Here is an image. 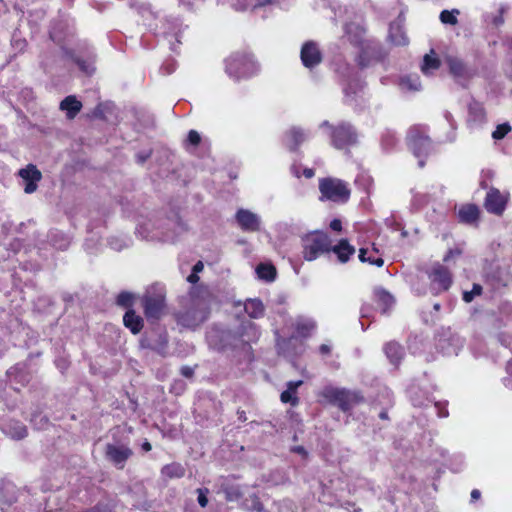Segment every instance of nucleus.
<instances>
[{"label":"nucleus","instance_id":"18","mask_svg":"<svg viewBox=\"0 0 512 512\" xmlns=\"http://www.w3.org/2000/svg\"><path fill=\"white\" fill-rule=\"evenodd\" d=\"M388 40L395 46H406L409 39L404 29V18L399 16L389 26Z\"/></svg>","mask_w":512,"mask_h":512},{"label":"nucleus","instance_id":"60","mask_svg":"<svg viewBox=\"0 0 512 512\" xmlns=\"http://www.w3.org/2000/svg\"><path fill=\"white\" fill-rule=\"evenodd\" d=\"M330 228L334 231H341L342 229V223L339 219H333L331 222H330Z\"/></svg>","mask_w":512,"mask_h":512},{"label":"nucleus","instance_id":"2","mask_svg":"<svg viewBox=\"0 0 512 512\" xmlns=\"http://www.w3.org/2000/svg\"><path fill=\"white\" fill-rule=\"evenodd\" d=\"M218 334V331H215ZM259 327L250 320L240 323L235 331L222 330L219 332L220 348H241L243 350L250 349V344L256 342L260 337Z\"/></svg>","mask_w":512,"mask_h":512},{"label":"nucleus","instance_id":"9","mask_svg":"<svg viewBox=\"0 0 512 512\" xmlns=\"http://www.w3.org/2000/svg\"><path fill=\"white\" fill-rule=\"evenodd\" d=\"M144 313L148 320H158L165 309V291L162 286L149 288L143 299Z\"/></svg>","mask_w":512,"mask_h":512},{"label":"nucleus","instance_id":"24","mask_svg":"<svg viewBox=\"0 0 512 512\" xmlns=\"http://www.w3.org/2000/svg\"><path fill=\"white\" fill-rule=\"evenodd\" d=\"M222 4H228L237 11L256 9L271 3L272 0H219Z\"/></svg>","mask_w":512,"mask_h":512},{"label":"nucleus","instance_id":"3","mask_svg":"<svg viewBox=\"0 0 512 512\" xmlns=\"http://www.w3.org/2000/svg\"><path fill=\"white\" fill-rule=\"evenodd\" d=\"M224 63L226 74L234 81L252 78L260 71V65L248 52L232 53Z\"/></svg>","mask_w":512,"mask_h":512},{"label":"nucleus","instance_id":"21","mask_svg":"<svg viewBox=\"0 0 512 512\" xmlns=\"http://www.w3.org/2000/svg\"><path fill=\"white\" fill-rule=\"evenodd\" d=\"M183 30V25L181 21L177 18L166 19L163 23V31L162 34L168 40L170 44V48L173 51H176L175 43L172 39H175L177 43H181L180 36Z\"/></svg>","mask_w":512,"mask_h":512},{"label":"nucleus","instance_id":"6","mask_svg":"<svg viewBox=\"0 0 512 512\" xmlns=\"http://www.w3.org/2000/svg\"><path fill=\"white\" fill-rule=\"evenodd\" d=\"M170 226H176L173 220H165L164 222H156L151 219L141 222L136 227V234L145 240H173L174 234L169 232ZM178 231H183L182 224L177 223Z\"/></svg>","mask_w":512,"mask_h":512},{"label":"nucleus","instance_id":"62","mask_svg":"<svg viewBox=\"0 0 512 512\" xmlns=\"http://www.w3.org/2000/svg\"><path fill=\"white\" fill-rule=\"evenodd\" d=\"M369 250L366 249V248H360L359 250V260L363 263L366 262V259L368 258L367 254H368Z\"/></svg>","mask_w":512,"mask_h":512},{"label":"nucleus","instance_id":"34","mask_svg":"<svg viewBox=\"0 0 512 512\" xmlns=\"http://www.w3.org/2000/svg\"><path fill=\"white\" fill-rule=\"evenodd\" d=\"M399 86L403 91H419L421 89L420 78L417 74L405 75L400 78Z\"/></svg>","mask_w":512,"mask_h":512},{"label":"nucleus","instance_id":"61","mask_svg":"<svg viewBox=\"0 0 512 512\" xmlns=\"http://www.w3.org/2000/svg\"><path fill=\"white\" fill-rule=\"evenodd\" d=\"M95 246H96V242H94V240L92 238L86 240V242H85V249L89 253H93L94 252Z\"/></svg>","mask_w":512,"mask_h":512},{"label":"nucleus","instance_id":"32","mask_svg":"<svg viewBox=\"0 0 512 512\" xmlns=\"http://www.w3.org/2000/svg\"><path fill=\"white\" fill-rule=\"evenodd\" d=\"M375 297L383 314H386L395 304L394 297L384 289H376Z\"/></svg>","mask_w":512,"mask_h":512},{"label":"nucleus","instance_id":"51","mask_svg":"<svg viewBox=\"0 0 512 512\" xmlns=\"http://www.w3.org/2000/svg\"><path fill=\"white\" fill-rule=\"evenodd\" d=\"M197 492H198L197 500H198L199 505L201 507H206L207 504H208V498L206 496L208 490L207 489H204V490L203 489H198Z\"/></svg>","mask_w":512,"mask_h":512},{"label":"nucleus","instance_id":"56","mask_svg":"<svg viewBox=\"0 0 512 512\" xmlns=\"http://www.w3.org/2000/svg\"><path fill=\"white\" fill-rule=\"evenodd\" d=\"M462 251L460 249H450L447 254L444 256V261L448 262L451 258H454L456 256H460Z\"/></svg>","mask_w":512,"mask_h":512},{"label":"nucleus","instance_id":"35","mask_svg":"<svg viewBox=\"0 0 512 512\" xmlns=\"http://www.w3.org/2000/svg\"><path fill=\"white\" fill-rule=\"evenodd\" d=\"M440 67V60L434 56V52L431 51V54H426L423 58V62L421 65V71L424 75L430 76Z\"/></svg>","mask_w":512,"mask_h":512},{"label":"nucleus","instance_id":"36","mask_svg":"<svg viewBox=\"0 0 512 512\" xmlns=\"http://www.w3.org/2000/svg\"><path fill=\"white\" fill-rule=\"evenodd\" d=\"M314 320L310 318L300 317L296 320L295 329L297 333L303 337L309 335V333L315 328Z\"/></svg>","mask_w":512,"mask_h":512},{"label":"nucleus","instance_id":"53","mask_svg":"<svg viewBox=\"0 0 512 512\" xmlns=\"http://www.w3.org/2000/svg\"><path fill=\"white\" fill-rule=\"evenodd\" d=\"M175 69H176V63L173 60H170V61L164 63L161 67V71L167 75L173 73L175 71Z\"/></svg>","mask_w":512,"mask_h":512},{"label":"nucleus","instance_id":"8","mask_svg":"<svg viewBox=\"0 0 512 512\" xmlns=\"http://www.w3.org/2000/svg\"><path fill=\"white\" fill-rule=\"evenodd\" d=\"M322 396L344 412L349 411L355 405L363 401L362 395L357 391L334 387H325L322 391Z\"/></svg>","mask_w":512,"mask_h":512},{"label":"nucleus","instance_id":"49","mask_svg":"<svg viewBox=\"0 0 512 512\" xmlns=\"http://www.w3.org/2000/svg\"><path fill=\"white\" fill-rule=\"evenodd\" d=\"M201 142V136L196 130H190L187 135L186 143L196 147Z\"/></svg>","mask_w":512,"mask_h":512},{"label":"nucleus","instance_id":"48","mask_svg":"<svg viewBox=\"0 0 512 512\" xmlns=\"http://www.w3.org/2000/svg\"><path fill=\"white\" fill-rule=\"evenodd\" d=\"M415 389L414 388H410L409 389V395H410V399H411V402L414 406L416 407H422V406H426L427 403L429 402L428 398H421L420 397H415Z\"/></svg>","mask_w":512,"mask_h":512},{"label":"nucleus","instance_id":"37","mask_svg":"<svg viewBox=\"0 0 512 512\" xmlns=\"http://www.w3.org/2000/svg\"><path fill=\"white\" fill-rule=\"evenodd\" d=\"M470 119L474 122L481 123L485 120V110L481 103L472 101L468 106Z\"/></svg>","mask_w":512,"mask_h":512},{"label":"nucleus","instance_id":"12","mask_svg":"<svg viewBox=\"0 0 512 512\" xmlns=\"http://www.w3.org/2000/svg\"><path fill=\"white\" fill-rule=\"evenodd\" d=\"M133 455L132 449L121 443H108L105 447V457L118 469H123L127 460Z\"/></svg>","mask_w":512,"mask_h":512},{"label":"nucleus","instance_id":"31","mask_svg":"<svg viewBox=\"0 0 512 512\" xmlns=\"http://www.w3.org/2000/svg\"><path fill=\"white\" fill-rule=\"evenodd\" d=\"M458 216L460 222L473 224L479 218V208L474 204L464 205L459 209Z\"/></svg>","mask_w":512,"mask_h":512},{"label":"nucleus","instance_id":"1","mask_svg":"<svg viewBox=\"0 0 512 512\" xmlns=\"http://www.w3.org/2000/svg\"><path fill=\"white\" fill-rule=\"evenodd\" d=\"M211 302L212 295L208 289L191 291L186 305L175 315L177 323L185 328H197L208 319Z\"/></svg>","mask_w":512,"mask_h":512},{"label":"nucleus","instance_id":"4","mask_svg":"<svg viewBox=\"0 0 512 512\" xmlns=\"http://www.w3.org/2000/svg\"><path fill=\"white\" fill-rule=\"evenodd\" d=\"M319 127L326 129L330 137L331 145L336 149H344L357 143L358 134L353 125L346 121H341L333 126L329 121H323Z\"/></svg>","mask_w":512,"mask_h":512},{"label":"nucleus","instance_id":"29","mask_svg":"<svg viewBox=\"0 0 512 512\" xmlns=\"http://www.w3.org/2000/svg\"><path fill=\"white\" fill-rule=\"evenodd\" d=\"M383 349L389 361L394 365H398L404 356V348L397 342H388Z\"/></svg>","mask_w":512,"mask_h":512},{"label":"nucleus","instance_id":"44","mask_svg":"<svg viewBox=\"0 0 512 512\" xmlns=\"http://www.w3.org/2000/svg\"><path fill=\"white\" fill-rule=\"evenodd\" d=\"M132 302L133 295L126 291L121 292L116 299L117 305L125 308L132 306Z\"/></svg>","mask_w":512,"mask_h":512},{"label":"nucleus","instance_id":"15","mask_svg":"<svg viewBox=\"0 0 512 512\" xmlns=\"http://www.w3.org/2000/svg\"><path fill=\"white\" fill-rule=\"evenodd\" d=\"M302 64L309 69L319 65L322 61V54L319 46L314 41H307L303 44L300 52Z\"/></svg>","mask_w":512,"mask_h":512},{"label":"nucleus","instance_id":"28","mask_svg":"<svg viewBox=\"0 0 512 512\" xmlns=\"http://www.w3.org/2000/svg\"><path fill=\"white\" fill-rule=\"evenodd\" d=\"M330 251L336 254L341 263H346L355 253L354 246L350 245L348 240L341 239L337 245L330 248Z\"/></svg>","mask_w":512,"mask_h":512},{"label":"nucleus","instance_id":"30","mask_svg":"<svg viewBox=\"0 0 512 512\" xmlns=\"http://www.w3.org/2000/svg\"><path fill=\"white\" fill-rule=\"evenodd\" d=\"M123 323L133 334H138L143 328V319L134 310H128L125 313Z\"/></svg>","mask_w":512,"mask_h":512},{"label":"nucleus","instance_id":"64","mask_svg":"<svg viewBox=\"0 0 512 512\" xmlns=\"http://www.w3.org/2000/svg\"><path fill=\"white\" fill-rule=\"evenodd\" d=\"M509 375H510L509 377H505L503 379V384L505 385V387L512 389V375L511 374H509Z\"/></svg>","mask_w":512,"mask_h":512},{"label":"nucleus","instance_id":"52","mask_svg":"<svg viewBox=\"0 0 512 512\" xmlns=\"http://www.w3.org/2000/svg\"><path fill=\"white\" fill-rule=\"evenodd\" d=\"M167 344H168V340H167L166 335H164V336L160 335L159 344L157 347H155V350H157V352H159L160 354L164 355L166 352Z\"/></svg>","mask_w":512,"mask_h":512},{"label":"nucleus","instance_id":"45","mask_svg":"<svg viewBox=\"0 0 512 512\" xmlns=\"http://www.w3.org/2000/svg\"><path fill=\"white\" fill-rule=\"evenodd\" d=\"M511 131V126L508 123L500 124L492 133V137L496 140L504 138Z\"/></svg>","mask_w":512,"mask_h":512},{"label":"nucleus","instance_id":"22","mask_svg":"<svg viewBox=\"0 0 512 512\" xmlns=\"http://www.w3.org/2000/svg\"><path fill=\"white\" fill-rule=\"evenodd\" d=\"M444 62L449 68V72L455 78H467L470 76V70L467 65L458 56L453 54H446Z\"/></svg>","mask_w":512,"mask_h":512},{"label":"nucleus","instance_id":"26","mask_svg":"<svg viewBox=\"0 0 512 512\" xmlns=\"http://www.w3.org/2000/svg\"><path fill=\"white\" fill-rule=\"evenodd\" d=\"M47 238L49 244L57 250H66L71 243L70 237L57 229L50 230Z\"/></svg>","mask_w":512,"mask_h":512},{"label":"nucleus","instance_id":"54","mask_svg":"<svg viewBox=\"0 0 512 512\" xmlns=\"http://www.w3.org/2000/svg\"><path fill=\"white\" fill-rule=\"evenodd\" d=\"M151 156V151L150 150H147V151H141L139 153L136 154V161L137 163L139 164H143L146 162V160Z\"/></svg>","mask_w":512,"mask_h":512},{"label":"nucleus","instance_id":"11","mask_svg":"<svg viewBox=\"0 0 512 512\" xmlns=\"http://www.w3.org/2000/svg\"><path fill=\"white\" fill-rule=\"evenodd\" d=\"M344 101L346 104L357 107L364 95V83L357 73L348 75L343 84Z\"/></svg>","mask_w":512,"mask_h":512},{"label":"nucleus","instance_id":"42","mask_svg":"<svg viewBox=\"0 0 512 512\" xmlns=\"http://www.w3.org/2000/svg\"><path fill=\"white\" fill-rule=\"evenodd\" d=\"M458 14H459V11L456 9L452 10V11L443 10L440 13V20L443 24L455 25L458 22L457 17H456V15H458Z\"/></svg>","mask_w":512,"mask_h":512},{"label":"nucleus","instance_id":"40","mask_svg":"<svg viewBox=\"0 0 512 512\" xmlns=\"http://www.w3.org/2000/svg\"><path fill=\"white\" fill-rule=\"evenodd\" d=\"M398 138L395 132L387 130L383 133L381 138V146L385 151H391L397 144Z\"/></svg>","mask_w":512,"mask_h":512},{"label":"nucleus","instance_id":"63","mask_svg":"<svg viewBox=\"0 0 512 512\" xmlns=\"http://www.w3.org/2000/svg\"><path fill=\"white\" fill-rule=\"evenodd\" d=\"M331 351V347L328 345V344H322L320 345L319 347V352L322 354V355H327L329 354Z\"/></svg>","mask_w":512,"mask_h":512},{"label":"nucleus","instance_id":"38","mask_svg":"<svg viewBox=\"0 0 512 512\" xmlns=\"http://www.w3.org/2000/svg\"><path fill=\"white\" fill-rule=\"evenodd\" d=\"M162 475L167 478H181L185 474V468L179 463H171L162 468Z\"/></svg>","mask_w":512,"mask_h":512},{"label":"nucleus","instance_id":"59","mask_svg":"<svg viewBox=\"0 0 512 512\" xmlns=\"http://www.w3.org/2000/svg\"><path fill=\"white\" fill-rule=\"evenodd\" d=\"M181 374L186 378H191L194 374V369L189 366H183L181 368Z\"/></svg>","mask_w":512,"mask_h":512},{"label":"nucleus","instance_id":"39","mask_svg":"<svg viewBox=\"0 0 512 512\" xmlns=\"http://www.w3.org/2000/svg\"><path fill=\"white\" fill-rule=\"evenodd\" d=\"M258 277L265 281H273L276 277V269L269 264H259L256 268Z\"/></svg>","mask_w":512,"mask_h":512},{"label":"nucleus","instance_id":"47","mask_svg":"<svg viewBox=\"0 0 512 512\" xmlns=\"http://www.w3.org/2000/svg\"><path fill=\"white\" fill-rule=\"evenodd\" d=\"M482 293V286L479 284H473V288L471 291H465L463 293V300L466 303H470L473 301L475 296H479Z\"/></svg>","mask_w":512,"mask_h":512},{"label":"nucleus","instance_id":"41","mask_svg":"<svg viewBox=\"0 0 512 512\" xmlns=\"http://www.w3.org/2000/svg\"><path fill=\"white\" fill-rule=\"evenodd\" d=\"M130 239L122 236H112L108 239V245L115 251H121L130 245Z\"/></svg>","mask_w":512,"mask_h":512},{"label":"nucleus","instance_id":"20","mask_svg":"<svg viewBox=\"0 0 512 512\" xmlns=\"http://www.w3.org/2000/svg\"><path fill=\"white\" fill-rule=\"evenodd\" d=\"M235 217L242 230L248 232L260 230L261 220L257 214L246 209H239Z\"/></svg>","mask_w":512,"mask_h":512},{"label":"nucleus","instance_id":"46","mask_svg":"<svg viewBox=\"0 0 512 512\" xmlns=\"http://www.w3.org/2000/svg\"><path fill=\"white\" fill-rule=\"evenodd\" d=\"M226 499L228 501H237L242 498L243 493L238 487H226L224 489Z\"/></svg>","mask_w":512,"mask_h":512},{"label":"nucleus","instance_id":"16","mask_svg":"<svg viewBox=\"0 0 512 512\" xmlns=\"http://www.w3.org/2000/svg\"><path fill=\"white\" fill-rule=\"evenodd\" d=\"M507 199L496 188H490L487 192L484 206L489 213L502 215L506 208Z\"/></svg>","mask_w":512,"mask_h":512},{"label":"nucleus","instance_id":"23","mask_svg":"<svg viewBox=\"0 0 512 512\" xmlns=\"http://www.w3.org/2000/svg\"><path fill=\"white\" fill-rule=\"evenodd\" d=\"M311 134L300 127H292L289 129L284 138L285 145L291 150L295 151L300 144L309 139Z\"/></svg>","mask_w":512,"mask_h":512},{"label":"nucleus","instance_id":"19","mask_svg":"<svg viewBox=\"0 0 512 512\" xmlns=\"http://www.w3.org/2000/svg\"><path fill=\"white\" fill-rule=\"evenodd\" d=\"M19 176L25 182L24 191L31 194L37 189V183L41 180L42 174L33 164H29L26 168L20 169Z\"/></svg>","mask_w":512,"mask_h":512},{"label":"nucleus","instance_id":"17","mask_svg":"<svg viewBox=\"0 0 512 512\" xmlns=\"http://www.w3.org/2000/svg\"><path fill=\"white\" fill-rule=\"evenodd\" d=\"M64 54L67 59L74 62L86 75H91L94 72L95 55L92 51H88L85 56H82L72 50L65 49Z\"/></svg>","mask_w":512,"mask_h":512},{"label":"nucleus","instance_id":"43","mask_svg":"<svg viewBox=\"0 0 512 512\" xmlns=\"http://www.w3.org/2000/svg\"><path fill=\"white\" fill-rule=\"evenodd\" d=\"M444 117L447 120V122L451 128V131L446 136V141L452 143L456 140L455 130H456L457 126H456V123H455L453 116L451 115L450 112H445Z\"/></svg>","mask_w":512,"mask_h":512},{"label":"nucleus","instance_id":"33","mask_svg":"<svg viewBox=\"0 0 512 512\" xmlns=\"http://www.w3.org/2000/svg\"><path fill=\"white\" fill-rule=\"evenodd\" d=\"M245 312L249 315V317L258 319L264 315L265 307L263 302L258 299H247L244 304Z\"/></svg>","mask_w":512,"mask_h":512},{"label":"nucleus","instance_id":"27","mask_svg":"<svg viewBox=\"0 0 512 512\" xmlns=\"http://www.w3.org/2000/svg\"><path fill=\"white\" fill-rule=\"evenodd\" d=\"M303 384L302 380L287 382V388L280 395L283 403H289L291 406H297L299 398L297 397V389Z\"/></svg>","mask_w":512,"mask_h":512},{"label":"nucleus","instance_id":"5","mask_svg":"<svg viewBox=\"0 0 512 512\" xmlns=\"http://www.w3.org/2000/svg\"><path fill=\"white\" fill-rule=\"evenodd\" d=\"M407 145L413 155L419 159V167L423 168L425 165L424 158L427 157L432 150V142L428 136V128L424 125L412 126L407 133Z\"/></svg>","mask_w":512,"mask_h":512},{"label":"nucleus","instance_id":"10","mask_svg":"<svg viewBox=\"0 0 512 512\" xmlns=\"http://www.w3.org/2000/svg\"><path fill=\"white\" fill-rule=\"evenodd\" d=\"M319 190L322 194L321 199L330 200L337 203H345L350 197V190L347 184L336 178H323L319 181Z\"/></svg>","mask_w":512,"mask_h":512},{"label":"nucleus","instance_id":"7","mask_svg":"<svg viewBox=\"0 0 512 512\" xmlns=\"http://www.w3.org/2000/svg\"><path fill=\"white\" fill-rule=\"evenodd\" d=\"M303 258L307 261L317 259L321 254L329 252L331 239L326 233L312 232L302 238Z\"/></svg>","mask_w":512,"mask_h":512},{"label":"nucleus","instance_id":"14","mask_svg":"<svg viewBox=\"0 0 512 512\" xmlns=\"http://www.w3.org/2000/svg\"><path fill=\"white\" fill-rule=\"evenodd\" d=\"M278 353L287 359H294L305 350L304 342L297 337L282 338L277 340Z\"/></svg>","mask_w":512,"mask_h":512},{"label":"nucleus","instance_id":"57","mask_svg":"<svg viewBox=\"0 0 512 512\" xmlns=\"http://www.w3.org/2000/svg\"><path fill=\"white\" fill-rule=\"evenodd\" d=\"M203 0H179L180 4L186 6L188 9H192L197 6Z\"/></svg>","mask_w":512,"mask_h":512},{"label":"nucleus","instance_id":"25","mask_svg":"<svg viewBox=\"0 0 512 512\" xmlns=\"http://www.w3.org/2000/svg\"><path fill=\"white\" fill-rule=\"evenodd\" d=\"M61 111L66 113L68 119H74L82 109V103L74 95L65 97L59 106Z\"/></svg>","mask_w":512,"mask_h":512},{"label":"nucleus","instance_id":"55","mask_svg":"<svg viewBox=\"0 0 512 512\" xmlns=\"http://www.w3.org/2000/svg\"><path fill=\"white\" fill-rule=\"evenodd\" d=\"M366 262L371 264V265H375L377 267H382L383 264H384V260L381 258V257H373V256H368V258L366 259Z\"/></svg>","mask_w":512,"mask_h":512},{"label":"nucleus","instance_id":"13","mask_svg":"<svg viewBox=\"0 0 512 512\" xmlns=\"http://www.w3.org/2000/svg\"><path fill=\"white\" fill-rule=\"evenodd\" d=\"M428 278L431 282V290L434 294L449 289L452 280L451 274L448 269L440 264L435 265L428 273Z\"/></svg>","mask_w":512,"mask_h":512},{"label":"nucleus","instance_id":"58","mask_svg":"<svg viewBox=\"0 0 512 512\" xmlns=\"http://www.w3.org/2000/svg\"><path fill=\"white\" fill-rule=\"evenodd\" d=\"M291 452L301 455L303 458L308 456L307 450L303 446H294L291 448Z\"/></svg>","mask_w":512,"mask_h":512},{"label":"nucleus","instance_id":"50","mask_svg":"<svg viewBox=\"0 0 512 512\" xmlns=\"http://www.w3.org/2000/svg\"><path fill=\"white\" fill-rule=\"evenodd\" d=\"M434 405H435V408L437 409V414L439 417H441V418L448 417L449 412L446 407V403L435 402Z\"/></svg>","mask_w":512,"mask_h":512}]
</instances>
